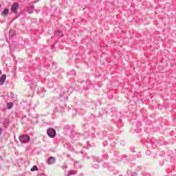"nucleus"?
Listing matches in <instances>:
<instances>
[{
	"label": "nucleus",
	"mask_w": 176,
	"mask_h": 176,
	"mask_svg": "<svg viewBox=\"0 0 176 176\" xmlns=\"http://www.w3.org/2000/svg\"><path fill=\"white\" fill-rule=\"evenodd\" d=\"M6 80V75L3 74L1 77H0V85L2 86V85L5 84V82Z\"/></svg>",
	"instance_id": "4"
},
{
	"label": "nucleus",
	"mask_w": 176,
	"mask_h": 176,
	"mask_svg": "<svg viewBox=\"0 0 176 176\" xmlns=\"http://www.w3.org/2000/svg\"><path fill=\"white\" fill-rule=\"evenodd\" d=\"M2 134V129L0 128V135Z\"/></svg>",
	"instance_id": "11"
},
{
	"label": "nucleus",
	"mask_w": 176,
	"mask_h": 176,
	"mask_svg": "<svg viewBox=\"0 0 176 176\" xmlns=\"http://www.w3.org/2000/svg\"><path fill=\"white\" fill-rule=\"evenodd\" d=\"M0 75H2V71L0 70Z\"/></svg>",
	"instance_id": "12"
},
{
	"label": "nucleus",
	"mask_w": 176,
	"mask_h": 176,
	"mask_svg": "<svg viewBox=\"0 0 176 176\" xmlns=\"http://www.w3.org/2000/svg\"><path fill=\"white\" fill-rule=\"evenodd\" d=\"M30 170L31 171H38V166H34Z\"/></svg>",
	"instance_id": "9"
},
{
	"label": "nucleus",
	"mask_w": 176,
	"mask_h": 176,
	"mask_svg": "<svg viewBox=\"0 0 176 176\" xmlns=\"http://www.w3.org/2000/svg\"><path fill=\"white\" fill-rule=\"evenodd\" d=\"M8 14H9V9L6 8L2 13V16H3L4 17L8 16Z\"/></svg>",
	"instance_id": "6"
},
{
	"label": "nucleus",
	"mask_w": 176,
	"mask_h": 176,
	"mask_svg": "<svg viewBox=\"0 0 176 176\" xmlns=\"http://www.w3.org/2000/svg\"><path fill=\"white\" fill-rule=\"evenodd\" d=\"M47 133L49 137H50L51 138H54V137H56V130L52 128L49 129Z\"/></svg>",
	"instance_id": "2"
},
{
	"label": "nucleus",
	"mask_w": 176,
	"mask_h": 176,
	"mask_svg": "<svg viewBox=\"0 0 176 176\" xmlns=\"http://www.w3.org/2000/svg\"><path fill=\"white\" fill-rule=\"evenodd\" d=\"M12 107H13V103L9 102V103L7 104L8 109H12Z\"/></svg>",
	"instance_id": "8"
},
{
	"label": "nucleus",
	"mask_w": 176,
	"mask_h": 176,
	"mask_svg": "<svg viewBox=\"0 0 176 176\" xmlns=\"http://www.w3.org/2000/svg\"><path fill=\"white\" fill-rule=\"evenodd\" d=\"M19 9V3H15L11 7V11L13 13H17V10Z\"/></svg>",
	"instance_id": "3"
},
{
	"label": "nucleus",
	"mask_w": 176,
	"mask_h": 176,
	"mask_svg": "<svg viewBox=\"0 0 176 176\" xmlns=\"http://www.w3.org/2000/svg\"><path fill=\"white\" fill-rule=\"evenodd\" d=\"M55 35H56V36H59L60 38V36H64V34L60 30H57Z\"/></svg>",
	"instance_id": "7"
},
{
	"label": "nucleus",
	"mask_w": 176,
	"mask_h": 176,
	"mask_svg": "<svg viewBox=\"0 0 176 176\" xmlns=\"http://www.w3.org/2000/svg\"><path fill=\"white\" fill-rule=\"evenodd\" d=\"M48 164H53L54 163H56V158L51 157L48 159Z\"/></svg>",
	"instance_id": "5"
},
{
	"label": "nucleus",
	"mask_w": 176,
	"mask_h": 176,
	"mask_svg": "<svg viewBox=\"0 0 176 176\" xmlns=\"http://www.w3.org/2000/svg\"><path fill=\"white\" fill-rule=\"evenodd\" d=\"M30 136H28L27 135L19 136V141L22 144H27V142H28V141H30Z\"/></svg>",
	"instance_id": "1"
},
{
	"label": "nucleus",
	"mask_w": 176,
	"mask_h": 176,
	"mask_svg": "<svg viewBox=\"0 0 176 176\" xmlns=\"http://www.w3.org/2000/svg\"><path fill=\"white\" fill-rule=\"evenodd\" d=\"M13 34H14V30H10V35H11V36H13Z\"/></svg>",
	"instance_id": "10"
}]
</instances>
